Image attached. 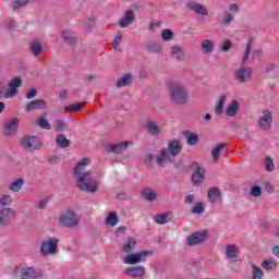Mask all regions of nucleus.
Returning a JSON list of instances; mask_svg holds the SVG:
<instances>
[{
  "mask_svg": "<svg viewBox=\"0 0 279 279\" xmlns=\"http://www.w3.org/2000/svg\"><path fill=\"white\" fill-rule=\"evenodd\" d=\"M169 97L173 106H186L191 101L189 89L182 83H170Z\"/></svg>",
  "mask_w": 279,
  "mask_h": 279,
  "instance_id": "nucleus-1",
  "label": "nucleus"
},
{
  "mask_svg": "<svg viewBox=\"0 0 279 279\" xmlns=\"http://www.w3.org/2000/svg\"><path fill=\"white\" fill-rule=\"evenodd\" d=\"M76 186L80 191H84V193H97L99 182L90 178V175H78L76 177Z\"/></svg>",
  "mask_w": 279,
  "mask_h": 279,
  "instance_id": "nucleus-2",
  "label": "nucleus"
},
{
  "mask_svg": "<svg viewBox=\"0 0 279 279\" xmlns=\"http://www.w3.org/2000/svg\"><path fill=\"white\" fill-rule=\"evenodd\" d=\"M58 245H60V240L56 236H48L40 244L41 256H53L58 252Z\"/></svg>",
  "mask_w": 279,
  "mask_h": 279,
  "instance_id": "nucleus-3",
  "label": "nucleus"
},
{
  "mask_svg": "<svg viewBox=\"0 0 279 279\" xmlns=\"http://www.w3.org/2000/svg\"><path fill=\"white\" fill-rule=\"evenodd\" d=\"M59 222L64 228H75L80 223V216L75 211L66 209L60 214Z\"/></svg>",
  "mask_w": 279,
  "mask_h": 279,
  "instance_id": "nucleus-4",
  "label": "nucleus"
},
{
  "mask_svg": "<svg viewBox=\"0 0 279 279\" xmlns=\"http://www.w3.org/2000/svg\"><path fill=\"white\" fill-rule=\"evenodd\" d=\"M151 251H140L136 253H129L123 258L124 265H140V263H146L147 257L151 256Z\"/></svg>",
  "mask_w": 279,
  "mask_h": 279,
  "instance_id": "nucleus-5",
  "label": "nucleus"
},
{
  "mask_svg": "<svg viewBox=\"0 0 279 279\" xmlns=\"http://www.w3.org/2000/svg\"><path fill=\"white\" fill-rule=\"evenodd\" d=\"M21 145L26 151H36V149H40V147H43V144H40L36 136L22 137Z\"/></svg>",
  "mask_w": 279,
  "mask_h": 279,
  "instance_id": "nucleus-6",
  "label": "nucleus"
},
{
  "mask_svg": "<svg viewBox=\"0 0 279 279\" xmlns=\"http://www.w3.org/2000/svg\"><path fill=\"white\" fill-rule=\"evenodd\" d=\"M233 77L239 84H245L252 80V68H239L233 72Z\"/></svg>",
  "mask_w": 279,
  "mask_h": 279,
  "instance_id": "nucleus-7",
  "label": "nucleus"
},
{
  "mask_svg": "<svg viewBox=\"0 0 279 279\" xmlns=\"http://www.w3.org/2000/svg\"><path fill=\"white\" fill-rule=\"evenodd\" d=\"M208 239V231H198L190 234L186 238V245L190 247H195V245H199L204 243Z\"/></svg>",
  "mask_w": 279,
  "mask_h": 279,
  "instance_id": "nucleus-8",
  "label": "nucleus"
},
{
  "mask_svg": "<svg viewBox=\"0 0 279 279\" xmlns=\"http://www.w3.org/2000/svg\"><path fill=\"white\" fill-rule=\"evenodd\" d=\"M23 86V78L21 76L13 77L8 85L5 99H12L19 93V88Z\"/></svg>",
  "mask_w": 279,
  "mask_h": 279,
  "instance_id": "nucleus-9",
  "label": "nucleus"
},
{
  "mask_svg": "<svg viewBox=\"0 0 279 279\" xmlns=\"http://www.w3.org/2000/svg\"><path fill=\"white\" fill-rule=\"evenodd\" d=\"M19 125H21V120L16 118H10L9 120L4 121V136H14V134L19 132Z\"/></svg>",
  "mask_w": 279,
  "mask_h": 279,
  "instance_id": "nucleus-10",
  "label": "nucleus"
},
{
  "mask_svg": "<svg viewBox=\"0 0 279 279\" xmlns=\"http://www.w3.org/2000/svg\"><path fill=\"white\" fill-rule=\"evenodd\" d=\"M271 123H274V116L271 114V111L263 110L262 117L258 120V126L260 130H264V132H267L268 130H271Z\"/></svg>",
  "mask_w": 279,
  "mask_h": 279,
  "instance_id": "nucleus-11",
  "label": "nucleus"
},
{
  "mask_svg": "<svg viewBox=\"0 0 279 279\" xmlns=\"http://www.w3.org/2000/svg\"><path fill=\"white\" fill-rule=\"evenodd\" d=\"M167 153L171 158H177L182 154V142L178 138H172L168 142Z\"/></svg>",
  "mask_w": 279,
  "mask_h": 279,
  "instance_id": "nucleus-12",
  "label": "nucleus"
},
{
  "mask_svg": "<svg viewBox=\"0 0 279 279\" xmlns=\"http://www.w3.org/2000/svg\"><path fill=\"white\" fill-rule=\"evenodd\" d=\"M16 217V211H14L11 207H2L0 208V226H8L11 219Z\"/></svg>",
  "mask_w": 279,
  "mask_h": 279,
  "instance_id": "nucleus-13",
  "label": "nucleus"
},
{
  "mask_svg": "<svg viewBox=\"0 0 279 279\" xmlns=\"http://www.w3.org/2000/svg\"><path fill=\"white\" fill-rule=\"evenodd\" d=\"M155 162L158 167H167L169 162H173L172 157L167 153V148H161L155 157Z\"/></svg>",
  "mask_w": 279,
  "mask_h": 279,
  "instance_id": "nucleus-14",
  "label": "nucleus"
},
{
  "mask_svg": "<svg viewBox=\"0 0 279 279\" xmlns=\"http://www.w3.org/2000/svg\"><path fill=\"white\" fill-rule=\"evenodd\" d=\"M136 21V14H134L133 10H128L124 12V16L118 22L119 27L121 29H125V27H130L132 23Z\"/></svg>",
  "mask_w": 279,
  "mask_h": 279,
  "instance_id": "nucleus-15",
  "label": "nucleus"
},
{
  "mask_svg": "<svg viewBox=\"0 0 279 279\" xmlns=\"http://www.w3.org/2000/svg\"><path fill=\"white\" fill-rule=\"evenodd\" d=\"M144 130L147 132V134H149V136H158L160 135V132H162L160 125H158V122L154 120H147L145 122Z\"/></svg>",
  "mask_w": 279,
  "mask_h": 279,
  "instance_id": "nucleus-16",
  "label": "nucleus"
},
{
  "mask_svg": "<svg viewBox=\"0 0 279 279\" xmlns=\"http://www.w3.org/2000/svg\"><path fill=\"white\" fill-rule=\"evenodd\" d=\"M47 102L44 99H34L26 104L25 111L34 112V110H45Z\"/></svg>",
  "mask_w": 279,
  "mask_h": 279,
  "instance_id": "nucleus-17",
  "label": "nucleus"
},
{
  "mask_svg": "<svg viewBox=\"0 0 279 279\" xmlns=\"http://www.w3.org/2000/svg\"><path fill=\"white\" fill-rule=\"evenodd\" d=\"M125 276L129 278H143L145 276V267L143 266H133L124 269Z\"/></svg>",
  "mask_w": 279,
  "mask_h": 279,
  "instance_id": "nucleus-18",
  "label": "nucleus"
},
{
  "mask_svg": "<svg viewBox=\"0 0 279 279\" xmlns=\"http://www.w3.org/2000/svg\"><path fill=\"white\" fill-rule=\"evenodd\" d=\"M132 145V142H121L117 144H110L107 146L108 154H121V151H125L128 147Z\"/></svg>",
  "mask_w": 279,
  "mask_h": 279,
  "instance_id": "nucleus-19",
  "label": "nucleus"
},
{
  "mask_svg": "<svg viewBox=\"0 0 279 279\" xmlns=\"http://www.w3.org/2000/svg\"><path fill=\"white\" fill-rule=\"evenodd\" d=\"M207 199L209 204H219L221 202V190L217 186H213L207 191Z\"/></svg>",
  "mask_w": 279,
  "mask_h": 279,
  "instance_id": "nucleus-20",
  "label": "nucleus"
},
{
  "mask_svg": "<svg viewBox=\"0 0 279 279\" xmlns=\"http://www.w3.org/2000/svg\"><path fill=\"white\" fill-rule=\"evenodd\" d=\"M61 38L65 45H69L70 47H75L77 45V36H75V33L64 29L61 33Z\"/></svg>",
  "mask_w": 279,
  "mask_h": 279,
  "instance_id": "nucleus-21",
  "label": "nucleus"
},
{
  "mask_svg": "<svg viewBox=\"0 0 279 279\" xmlns=\"http://www.w3.org/2000/svg\"><path fill=\"white\" fill-rule=\"evenodd\" d=\"M88 165H90V159L88 158H83L78 161L74 168V175H90V172H81L85 167H88Z\"/></svg>",
  "mask_w": 279,
  "mask_h": 279,
  "instance_id": "nucleus-22",
  "label": "nucleus"
},
{
  "mask_svg": "<svg viewBox=\"0 0 279 279\" xmlns=\"http://www.w3.org/2000/svg\"><path fill=\"white\" fill-rule=\"evenodd\" d=\"M186 7L196 14H201L202 16H208V10L197 2H187Z\"/></svg>",
  "mask_w": 279,
  "mask_h": 279,
  "instance_id": "nucleus-23",
  "label": "nucleus"
},
{
  "mask_svg": "<svg viewBox=\"0 0 279 279\" xmlns=\"http://www.w3.org/2000/svg\"><path fill=\"white\" fill-rule=\"evenodd\" d=\"M227 99H228V96L226 94H221L218 100L216 101L214 110L217 117H221V114H223V106H226Z\"/></svg>",
  "mask_w": 279,
  "mask_h": 279,
  "instance_id": "nucleus-24",
  "label": "nucleus"
},
{
  "mask_svg": "<svg viewBox=\"0 0 279 279\" xmlns=\"http://www.w3.org/2000/svg\"><path fill=\"white\" fill-rule=\"evenodd\" d=\"M145 49H146V51H148V53L160 54V53H162V44L158 43V41H148L145 45Z\"/></svg>",
  "mask_w": 279,
  "mask_h": 279,
  "instance_id": "nucleus-25",
  "label": "nucleus"
},
{
  "mask_svg": "<svg viewBox=\"0 0 279 279\" xmlns=\"http://www.w3.org/2000/svg\"><path fill=\"white\" fill-rule=\"evenodd\" d=\"M29 50L32 56L35 58H38V56H43V51H45V48H43V45L38 40H33L29 44Z\"/></svg>",
  "mask_w": 279,
  "mask_h": 279,
  "instance_id": "nucleus-26",
  "label": "nucleus"
},
{
  "mask_svg": "<svg viewBox=\"0 0 279 279\" xmlns=\"http://www.w3.org/2000/svg\"><path fill=\"white\" fill-rule=\"evenodd\" d=\"M171 219H173V214L171 213L159 214L154 217L155 223H158L159 226H165V223H169Z\"/></svg>",
  "mask_w": 279,
  "mask_h": 279,
  "instance_id": "nucleus-27",
  "label": "nucleus"
},
{
  "mask_svg": "<svg viewBox=\"0 0 279 279\" xmlns=\"http://www.w3.org/2000/svg\"><path fill=\"white\" fill-rule=\"evenodd\" d=\"M170 54L174 56L175 60H178L179 62L182 60H186V53H184V50L179 45H174L171 47Z\"/></svg>",
  "mask_w": 279,
  "mask_h": 279,
  "instance_id": "nucleus-28",
  "label": "nucleus"
},
{
  "mask_svg": "<svg viewBox=\"0 0 279 279\" xmlns=\"http://www.w3.org/2000/svg\"><path fill=\"white\" fill-rule=\"evenodd\" d=\"M136 247V239L135 238H129L123 244H122V252L124 254H132Z\"/></svg>",
  "mask_w": 279,
  "mask_h": 279,
  "instance_id": "nucleus-29",
  "label": "nucleus"
},
{
  "mask_svg": "<svg viewBox=\"0 0 279 279\" xmlns=\"http://www.w3.org/2000/svg\"><path fill=\"white\" fill-rule=\"evenodd\" d=\"M226 145H227L226 143H219L213 148V150H211L213 162H219L221 151H223V149H226Z\"/></svg>",
  "mask_w": 279,
  "mask_h": 279,
  "instance_id": "nucleus-30",
  "label": "nucleus"
},
{
  "mask_svg": "<svg viewBox=\"0 0 279 279\" xmlns=\"http://www.w3.org/2000/svg\"><path fill=\"white\" fill-rule=\"evenodd\" d=\"M183 136L186 138L187 145H190L191 147L199 143V135H197V133H191L190 131H184Z\"/></svg>",
  "mask_w": 279,
  "mask_h": 279,
  "instance_id": "nucleus-31",
  "label": "nucleus"
},
{
  "mask_svg": "<svg viewBox=\"0 0 279 279\" xmlns=\"http://www.w3.org/2000/svg\"><path fill=\"white\" fill-rule=\"evenodd\" d=\"M38 278V272L34 267L22 268V279H36Z\"/></svg>",
  "mask_w": 279,
  "mask_h": 279,
  "instance_id": "nucleus-32",
  "label": "nucleus"
},
{
  "mask_svg": "<svg viewBox=\"0 0 279 279\" xmlns=\"http://www.w3.org/2000/svg\"><path fill=\"white\" fill-rule=\"evenodd\" d=\"M134 80V76L132 74H124L122 77H120L117 81V88H123V86H130Z\"/></svg>",
  "mask_w": 279,
  "mask_h": 279,
  "instance_id": "nucleus-33",
  "label": "nucleus"
},
{
  "mask_svg": "<svg viewBox=\"0 0 279 279\" xmlns=\"http://www.w3.org/2000/svg\"><path fill=\"white\" fill-rule=\"evenodd\" d=\"M56 143L61 149H66V147H71V141L66 138L65 134H58L56 137Z\"/></svg>",
  "mask_w": 279,
  "mask_h": 279,
  "instance_id": "nucleus-34",
  "label": "nucleus"
},
{
  "mask_svg": "<svg viewBox=\"0 0 279 279\" xmlns=\"http://www.w3.org/2000/svg\"><path fill=\"white\" fill-rule=\"evenodd\" d=\"M239 101L232 100L231 104L226 109L227 117H236V114H239Z\"/></svg>",
  "mask_w": 279,
  "mask_h": 279,
  "instance_id": "nucleus-35",
  "label": "nucleus"
},
{
  "mask_svg": "<svg viewBox=\"0 0 279 279\" xmlns=\"http://www.w3.org/2000/svg\"><path fill=\"white\" fill-rule=\"evenodd\" d=\"M32 0H12L11 2V10H13V12H19V10H21V8H27V5H29Z\"/></svg>",
  "mask_w": 279,
  "mask_h": 279,
  "instance_id": "nucleus-36",
  "label": "nucleus"
},
{
  "mask_svg": "<svg viewBox=\"0 0 279 279\" xmlns=\"http://www.w3.org/2000/svg\"><path fill=\"white\" fill-rule=\"evenodd\" d=\"M201 50L203 53H213L215 51V43L209 39H205L201 43Z\"/></svg>",
  "mask_w": 279,
  "mask_h": 279,
  "instance_id": "nucleus-37",
  "label": "nucleus"
},
{
  "mask_svg": "<svg viewBox=\"0 0 279 279\" xmlns=\"http://www.w3.org/2000/svg\"><path fill=\"white\" fill-rule=\"evenodd\" d=\"M49 113L44 112L41 117H39L36 121V125H38V128H41V130H51V123H49L47 121V119H45V117H47Z\"/></svg>",
  "mask_w": 279,
  "mask_h": 279,
  "instance_id": "nucleus-38",
  "label": "nucleus"
},
{
  "mask_svg": "<svg viewBox=\"0 0 279 279\" xmlns=\"http://www.w3.org/2000/svg\"><path fill=\"white\" fill-rule=\"evenodd\" d=\"M105 223L106 226H110V228H114V226L119 223V215H117L114 211L108 214Z\"/></svg>",
  "mask_w": 279,
  "mask_h": 279,
  "instance_id": "nucleus-39",
  "label": "nucleus"
},
{
  "mask_svg": "<svg viewBox=\"0 0 279 279\" xmlns=\"http://www.w3.org/2000/svg\"><path fill=\"white\" fill-rule=\"evenodd\" d=\"M236 254H239V246L234 244H228L226 246V256L227 258H236Z\"/></svg>",
  "mask_w": 279,
  "mask_h": 279,
  "instance_id": "nucleus-40",
  "label": "nucleus"
},
{
  "mask_svg": "<svg viewBox=\"0 0 279 279\" xmlns=\"http://www.w3.org/2000/svg\"><path fill=\"white\" fill-rule=\"evenodd\" d=\"M190 169H193V175H206V168H204L199 162L193 161L190 166Z\"/></svg>",
  "mask_w": 279,
  "mask_h": 279,
  "instance_id": "nucleus-41",
  "label": "nucleus"
},
{
  "mask_svg": "<svg viewBox=\"0 0 279 279\" xmlns=\"http://www.w3.org/2000/svg\"><path fill=\"white\" fill-rule=\"evenodd\" d=\"M23 184H25V181L23 179H17L10 184L9 189L13 193H19V191L23 189Z\"/></svg>",
  "mask_w": 279,
  "mask_h": 279,
  "instance_id": "nucleus-42",
  "label": "nucleus"
},
{
  "mask_svg": "<svg viewBox=\"0 0 279 279\" xmlns=\"http://www.w3.org/2000/svg\"><path fill=\"white\" fill-rule=\"evenodd\" d=\"M12 206V196L4 194L0 197V208H10Z\"/></svg>",
  "mask_w": 279,
  "mask_h": 279,
  "instance_id": "nucleus-43",
  "label": "nucleus"
},
{
  "mask_svg": "<svg viewBox=\"0 0 279 279\" xmlns=\"http://www.w3.org/2000/svg\"><path fill=\"white\" fill-rule=\"evenodd\" d=\"M84 106H86V102H77L65 107L64 110L65 112H80Z\"/></svg>",
  "mask_w": 279,
  "mask_h": 279,
  "instance_id": "nucleus-44",
  "label": "nucleus"
},
{
  "mask_svg": "<svg viewBox=\"0 0 279 279\" xmlns=\"http://www.w3.org/2000/svg\"><path fill=\"white\" fill-rule=\"evenodd\" d=\"M234 21V15L232 13L226 11L223 17L220 21V25H223L225 27H228Z\"/></svg>",
  "mask_w": 279,
  "mask_h": 279,
  "instance_id": "nucleus-45",
  "label": "nucleus"
},
{
  "mask_svg": "<svg viewBox=\"0 0 279 279\" xmlns=\"http://www.w3.org/2000/svg\"><path fill=\"white\" fill-rule=\"evenodd\" d=\"M250 53H252V38H250L246 44V49L242 59L243 66L247 62V60H250Z\"/></svg>",
  "mask_w": 279,
  "mask_h": 279,
  "instance_id": "nucleus-46",
  "label": "nucleus"
},
{
  "mask_svg": "<svg viewBox=\"0 0 279 279\" xmlns=\"http://www.w3.org/2000/svg\"><path fill=\"white\" fill-rule=\"evenodd\" d=\"M252 278L253 279H263L265 278V272H263V269L258 268L256 265H252Z\"/></svg>",
  "mask_w": 279,
  "mask_h": 279,
  "instance_id": "nucleus-47",
  "label": "nucleus"
},
{
  "mask_svg": "<svg viewBox=\"0 0 279 279\" xmlns=\"http://www.w3.org/2000/svg\"><path fill=\"white\" fill-rule=\"evenodd\" d=\"M204 210H205L204 203L199 202V203H195L192 206L191 213L193 215H202Z\"/></svg>",
  "mask_w": 279,
  "mask_h": 279,
  "instance_id": "nucleus-48",
  "label": "nucleus"
},
{
  "mask_svg": "<svg viewBox=\"0 0 279 279\" xmlns=\"http://www.w3.org/2000/svg\"><path fill=\"white\" fill-rule=\"evenodd\" d=\"M143 195L147 199V202H154V199H156V197H157L156 192H154L150 189L144 190Z\"/></svg>",
  "mask_w": 279,
  "mask_h": 279,
  "instance_id": "nucleus-49",
  "label": "nucleus"
},
{
  "mask_svg": "<svg viewBox=\"0 0 279 279\" xmlns=\"http://www.w3.org/2000/svg\"><path fill=\"white\" fill-rule=\"evenodd\" d=\"M161 38L165 43H169V40H173V32L169 28H166L161 32Z\"/></svg>",
  "mask_w": 279,
  "mask_h": 279,
  "instance_id": "nucleus-50",
  "label": "nucleus"
},
{
  "mask_svg": "<svg viewBox=\"0 0 279 279\" xmlns=\"http://www.w3.org/2000/svg\"><path fill=\"white\" fill-rule=\"evenodd\" d=\"M262 267H263V269H266L267 271H271V269H274V267H276V260H274V259H265L262 263Z\"/></svg>",
  "mask_w": 279,
  "mask_h": 279,
  "instance_id": "nucleus-51",
  "label": "nucleus"
},
{
  "mask_svg": "<svg viewBox=\"0 0 279 279\" xmlns=\"http://www.w3.org/2000/svg\"><path fill=\"white\" fill-rule=\"evenodd\" d=\"M123 39V34L118 33L113 39V49H116V51H121L119 49V45H121V40Z\"/></svg>",
  "mask_w": 279,
  "mask_h": 279,
  "instance_id": "nucleus-52",
  "label": "nucleus"
},
{
  "mask_svg": "<svg viewBox=\"0 0 279 279\" xmlns=\"http://www.w3.org/2000/svg\"><path fill=\"white\" fill-rule=\"evenodd\" d=\"M263 195V189L258 185H254L251 187V196L252 197H260Z\"/></svg>",
  "mask_w": 279,
  "mask_h": 279,
  "instance_id": "nucleus-53",
  "label": "nucleus"
},
{
  "mask_svg": "<svg viewBox=\"0 0 279 279\" xmlns=\"http://www.w3.org/2000/svg\"><path fill=\"white\" fill-rule=\"evenodd\" d=\"M265 169H266V171H269V172H271V171H274V169H275V166H274V159H271V157H266V159H265Z\"/></svg>",
  "mask_w": 279,
  "mask_h": 279,
  "instance_id": "nucleus-54",
  "label": "nucleus"
},
{
  "mask_svg": "<svg viewBox=\"0 0 279 279\" xmlns=\"http://www.w3.org/2000/svg\"><path fill=\"white\" fill-rule=\"evenodd\" d=\"M192 184H194V186H201L202 183L204 182L205 178L204 175H192Z\"/></svg>",
  "mask_w": 279,
  "mask_h": 279,
  "instance_id": "nucleus-55",
  "label": "nucleus"
},
{
  "mask_svg": "<svg viewBox=\"0 0 279 279\" xmlns=\"http://www.w3.org/2000/svg\"><path fill=\"white\" fill-rule=\"evenodd\" d=\"M36 95H38V92L34 88L27 89L25 97L26 99H34V97H36Z\"/></svg>",
  "mask_w": 279,
  "mask_h": 279,
  "instance_id": "nucleus-56",
  "label": "nucleus"
},
{
  "mask_svg": "<svg viewBox=\"0 0 279 279\" xmlns=\"http://www.w3.org/2000/svg\"><path fill=\"white\" fill-rule=\"evenodd\" d=\"M221 51L228 52L232 49V41L226 40L223 41L222 46L220 47Z\"/></svg>",
  "mask_w": 279,
  "mask_h": 279,
  "instance_id": "nucleus-57",
  "label": "nucleus"
},
{
  "mask_svg": "<svg viewBox=\"0 0 279 279\" xmlns=\"http://www.w3.org/2000/svg\"><path fill=\"white\" fill-rule=\"evenodd\" d=\"M51 199L50 196H46L44 198H41L39 202H38V208H45V206H47V204H49V201Z\"/></svg>",
  "mask_w": 279,
  "mask_h": 279,
  "instance_id": "nucleus-58",
  "label": "nucleus"
},
{
  "mask_svg": "<svg viewBox=\"0 0 279 279\" xmlns=\"http://www.w3.org/2000/svg\"><path fill=\"white\" fill-rule=\"evenodd\" d=\"M49 165H60V156L54 155L48 158Z\"/></svg>",
  "mask_w": 279,
  "mask_h": 279,
  "instance_id": "nucleus-59",
  "label": "nucleus"
},
{
  "mask_svg": "<svg viewBox=\"0 0 279 279\" xmlns=\"http://www.w3.org/2000/svg\"><path fill=\"white\" fill-rule=\"evenodd\" d=\"M64 128H66V123H64V120L57 119L56 120V129L57 130H64Z\"/></svg>",
  "mask_w": 279,
  "mask_h": 279,
  "instance_id": "nucleus-60",
  "label": "nucleus"
},
{
  "mask_svg": "<svg viewBox=\"0 0 279 279\" xmlns=\"http://www.w3.org/2000/svg\"><path fill=\"white\" fill-rule=\"evenodd\" d=\"M4 27H5L7 29H14V20H7V21L4 22Z\"/></svg>",
  "mask_w": 279,
  "mask_h": 279,
  "instance_id": "nucleus-61",
  "label": "nucleus"
},
{
  "mask_svg": "<svg viewBox=\"0 0 279 279\" xmlns=\"http://www.w3.org/2000/svg\"><path fill=\"white\" fill-rule=\"evenodd\" d=\"M195 202V195L194 194H189L185 196V204H193Z\"/></svg>",
  "mask_w": 279,
  "mask_h": 279,
  "instance_id": "nucleus-62",
  "label": "nucleus"
},
{
  "mask_svg": "<svg viewBox=\"0 0 279 279\" xmlns=\"http://www.w3.org/2000/svg\"><path fill=\"white\" fill-rule=\"evenodd\" d=\"M229 12H231V13H236V12H239V4H236V3L230 4V5H229Z\"/></svg>",
  "mask_w": 279,
  "mask_h": 279,
  "instance_id": "nucleus-63",
  "label": "nucleus"
},
{
  "mask_svg": "<svg viewBox=\"0 0 279 279\" xmlns=\"http://www.w3.org/2000/svg\"><path fill=\"white\" fill-rule=\"evenodd\" d=\"M265 191L270 194L275 193L274 185L271 183H266Z\"/></svg>",
  "mask_w": 279,
  "mask_h": 279,
  "instance_id": "nucleus-64",
  "label": "nucleus"
}]
</instances>
